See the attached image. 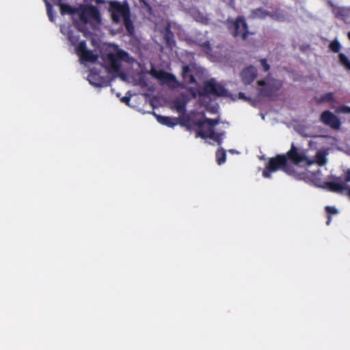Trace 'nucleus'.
Instances as JSON below:
<instances>
[{"mask_svg": "<svg viewBox=\"0 0 350 350\" xmlns=\"http://www.w3.org/2000/svg\"><path fill=\"white\" fill-rule=\"evenodd\" d=\"M327 153L326 151H318L314 160H311L306 155L304 150L291 146L286 156L279 155L271 158L262 172L265 178H269L271 174L278 170H282L285 172L294 175L299 179H304L311 182L317 187L328 189L337 193H347L350 198V172H348L345 176V182L336 178L329 180L321 175V172L318 170L314 172L309 170L313 163L319 165H325L327 163Z\"/></svg>", "mask_w": 350, "mask_h": 350, "instance_id": "obj_1", "label": "nucleus"}, {"mask_svg": "<svg viewBox=\"0 0 350 350\" xmlns=\"http://www.w3.org/2000/svg\"><path fill=\"white\" fill-rule=\"evenodd\" d=\"M183 77L188 84V89L193 96L197 94H207L213 96H228V93L224 87L214 79H206L204 70L196 64L184 66Z\"/></svg>", "mask_w": 350, "mask_h": 350, "instance_id": "obj_2", "label": "nucleus"}, {"mask_svg": "<svg viewBox=\"0 0 350 350\" xmlns=\"http://www.w3.org/2000/svg\"><path fill=\"white\" fill-rule=\"evenodd\" d=\"M57 1L62 14L71 15L74 23L85 36H87L89 33L92 34V31L98 29L101 18L95 7L81 5L77 8H73L67 4L62 3L61 0Z\"/></svg>", "mask_w": 350, "mask_h": 350, "instance_id": "obj_3", "label": "nucleus"}, {"mask_svg": "<svg viewBox=\"0 0 350 350\" xmlns=\"http://www.w3.org/2000/svg\"><path fill=\"white\" fill-rule=\"evenodd\" d=\"M104 67L111 77H120L122 81H129L131 77L127 74L128 66L133 60L128 54L117 46L108 44L105 46L103 55Z\"/></svg>", "mask_w": 350, "mask_h": 350, "instance_id": "obj_4", "label": "nucleus"}, {"mask_svg": "<svg viewBox=\"0 0 350 350\" xmlns=\"http://www.w3.org/2000/svg\"><path fill=\"white\" fill-rule=\"evenodd\" d=\"M190 121L191 126H194L196 131V137L208 140L210 144L221 143L222 134L216 133L213 129L218 122L217 120H211L204 114H198L193 116Z\"/></svg>", "mask_w": 350, "mask_h": 350, "instance_id": "obj_5", "label": "nucleus"}, {"mask_svg": "<svg viewBox=\"0 0 350 350\" xmlns=\"http://www.w3.org/2000/svg\"><path fill=\"white\" fill-rule=\"evenodd\" d=\"M62 33L67 36L68 41L75 47V50L79 57L81 62L88 66L90 64L97 65L96 61L97 60V56L94 54L92 51L87 50L85 42L83 41H79L78 35L75 34L70 27L62 26L61 27Z\"/></svg>", "mask_w": 350, "mask_h": 350, "instance_id": "obj_6", "label": "nucleus"}, {"mask_svg": "<svg viewBox=\"0 0 350 350\" xmlns=\"http://www.w3.org/2000/svg\"><path fill=\"white\" fill-rule=\"evenodd\" d=\"M109 11L114 23L123 22L128 32L130 34L133 33L134 27L129 19V12L127 5L118 2H113L111 3Z\"/></svg>", "mask_w": 350, "mask_h": 350, "instance_id": "obj_7", "label": "nucleus"}, {"mask_svg": "<svg viewBox=\"0 0 350 350\" xmlns=\"http://www.w3.org/2000/svg\"><path fill=\"white\" fill-rule=\"evenodd\" d=\"M229 29L234 36H239L242 39H246L248 35L252 34L247 29V25L242 17H239L234 21H229Z\"/></svg>", "mask_w": 350, "mask_h": 350, "instance_id": "obj_8", "label": "nucleus"}, {"mask_svg": "<svg viewBox=\"0 0 350 350\" xmlns=\"http://www.w3.org/2000/svg\"><path fill=\"white\" fill-rule=\"evenodd\" d=\"M258 85L260 94L269 95L275 90H278L282 86V83L280 81L268 77L265 80L258 81Z\"/></svg>", "mask_w": 350, "mask_h": 350, "instance_id": "obj_9", "label": "nucleus"}, {"mask_svg": "<svg viewBox=\"0 0 350 350\" xmlns=\"http://www.w3.org/2000/svg\"><path fill=\"white\" fill-rule=\"evenodd\" d=\"M88 79L89 82L95 87L107 86L109 83V79L103 76H100L97 72V68L96 67L91 68Z\"/></svg>", "mask_w": 350, "mask_h": 350, "instance_id": "obj_10", "label": "nucleus"}, {"mask_svg": "<svg viewBox=\"0 0 350 350\" xmlns=\"http://www.w3.org/2000/svg\"><path fill=\"white\" fill-rule=\"evenodd\" d=\"M256 77V69L252 66L244 68L240 72L241 79L245 85L250 84Z\"/></svg>", "mask_w": 350, "mask_h": 350, "instance_id": "obj_11", "label": "nucleus"}, {"mask_svg": "<svg viewBox=\"0 0 350 350\" xmlns=\"http://www.w3.org/2000/svg\"><path fill=\"white\" fill-rule=\"evenodd\" d=\"M152 75L162 81L163 83H166L169 84V85L172 86V88H175L177 86L178 83L174 77V76L170 75L168 73H166L163 71H157L155 70H152Z\"/></svg>", "mask_w": 350, "mask_h": 350, "instance_id": "obj_12", "label": "nucleus"}, {"mask_svg": "<svg viewBox=\"0 0 350 350\" xmlns=\"http://www.w3.org/2000/svg\"><path fill=\"white\" fill-rule=\"evenodd\" d=\"M321 121L334 129H338L340 123L338 118L328 111H324L321 116Z\"/></svg>", "mask_w": 350, "mask_h": 350, "instance_id": "obj_13", "label": "nucleus"}, {"mask_svg": "<svg viewBox=\"0 0 350 350\" xmlns=\"http://www.w3.org/2000/svg\"><path fill=\"white\" fill-rule=\"evenodd\" d=\"M156 29L161 33L166 42L171 46L172 35L169 31L168 24L165 21H162L161 24H156Z\"/></svg>", "mask_w": 350, "mask_h": 350, "instance_id": "obj_14", "label": "nucleus"}, {"mask_svg": "<svg viewBox=\"0 0 350 350\" xmlns=\"http://www.w3.org/2000/svg\"><path fill=\"white\" fill-rule=\"evenodd\" d=\"M156 118L159 123L168 126H174L177 124L175 118L161 116H156Z\"/></svg>", "mask_w": 350, "mask_h": 350, "instance_id": "obj_15", "label": "nucleus"}, {"mask_svg": "<svg viewBox=\"0 0 350 350\" xmlns=\"http://www.w3.org/2000/svg\"><path fill=\"white\" fill-rule=\"evenodd\" d=\"M338 61L340 64L343 66L346 70L350 71V57L345 53H339Z\"/></svg>", "mask_w": 350, "mask_h": 350, "instance_id": "obj_16", "label": "nucleus"}, {"mask_svg": "<svg viewBox=\"0 0 350 350\" xmlns=\"http://www.w3.org/2000/svg\"><path fill=\"white\" fill-rule=\"evenodd\" d=\"M300 134L306 137H319L321 135L313 131L312 127H306L299 131Z\"/></svg>", "mask_w": 350, "mask_h": 350, "instance_id": "obj_17", "label": "nucleus"}, {"mask_svg": "<svg viewBox=\"0 0 350 350\" xmlns=\"http://www.w3.org/2000/svg\"><path fill=\"white\" fill-rule=\"evenodd\" d=\"M226 152L223 149H219L216 152L217 162L219 165H221L226 161Z\"/></svg>", "mask_w": 350, "mask_h": 350, "instance_id": "obj_18", "label": "nucleus"}, {"mask_svg": "<svg viewBox=\"0 0 350 350\" xmlns=\"http://www.w3.org/2000/svg\"><path fill=\"white\" fill-rule=\"evenodd\" d=\"M268 15H269L268 12H267L266 11L261 10V9L256 10L253 11L252 13V18H264L267 17Z\"/></svg>", "mask_w": 350, "mask_h": 350, "instance_id": "obj_19", "label": "nucleus"}, {"mask_svg": "<svg viewBox=\"0 0 350 350\" xmlns=\"http://www.w3.org/2000/svg\"><path fill=\"white\" fill-rule=\"evenodd\" d=\"M334 94L332 92H328V93H326L324 95H323L320 98H319V102L320 103H329V102H334Z\"/></svg>", "mask_w": 350, "mask_h": 350, "instance_id": "obj_20", "label": "nucleus"}, {"mask_svg": "<svg viewBox=\"0 0 350 350\" xmlns=\"http://www.w3.org/2000/svg\"><path fill=\"white\" fill-rule=\"evenodd\" d=\"M329 46L330 50L335 53L339 52L341 49V44L338 40L332 41Z\"/></svg>", "mask_w": 350, "mask_h": 350, "instance_id": "obj_21", "label": "nucleus"}, {"mask_svg": "<svg viewBox=\"0 0 350 350\" xmlns=\"http://www.w3.org/2000/svg\"><path fill=\"white\" fill-rule=\"evenodd\" d=\"M44 1L45 2L46 6L47 8V12H48V15H49V16L50 18V20L51 21H54V17H53V15L52 14L51 5H50V3L48 1V0H44Z\"/></svg>", "mask_w": 350, "mask_h": 350, "instance_id": "obj_22", "label": "nucleus"}, {"mask_svg": "<svg viewBox=\"0 0 350 350\" xmlns=\"http://www.w3.org/2000/svg\"><path fill=\"white\" fill-rule=\"evenodd\" d=\"M336 111L338 113H350V107L347 106H342L340 108L336 109Z\"/></svg>", "mask_w": 350, "mask_h": 350, "instance_id": "obj_23", "label": "nucleus"}, {"mask_svg": "<svg viewBox=\"0 0 350 350\" xmlns=\"http://www.w3.org/2000/svg\"><path fill=\"white\" fill-rule=\"evenodd\" d=\"M260 66H262L264 71H268L269 69V65L267 62V61L264 59H260Z\"/></svg>", "mask_w": 350, "mask_h": 350, "instance_id": "obj_24", "label": "nucleus"}, {"mask_svg": "<svg viewBox=\"0 0 350 350\" xmlns=\"http://www.w3.org/2000/svg\"><path fill=\"white\" fill-rule=\"evenodd\" d=\"M326 211L329 215L331 214H336L338 213L337 210L335 207L333 206H327L326 207Z\"/></svg>", "mask_w": 350, "mask_h": 350, "instance_id": "obj_25", "label": "nucleus"}, {"mask_svg": "<svg viewBox=\"0 0 350 350\" xmlns=\"http://www.w3.org/2000/svg\"><path fill=\"white\" fill-rule=\"evenodd\" d=\"M195 18L198 21H200L202 23L205 22V18H204L202 16H200V15L195 16Z\"/></svg>", "mask_w": 350, "mask_h": 350, "instance_id": "obj_26", "label": "nucleus"}, {"mask_svg": "<svg viewBox=\"0 0 350 350\" xmlns=\"http://www.w3.org/2000/svg\"><path fill=\"white\" fill-rule=\"evenodd\" d=\"M237 99H242L246 100L247 98L244 96L243 93H239Z\"/></svg>", "mask_w": 350, "mask_h": 350, "instance_id": "obj_27", "label": "nucleus"}, {"mask_svg": "<svg viewBox=\"0 0 350 350\" xmlns=\"http://www.w3.org/2000/svg\"><path fill=\"white\" fill-rule=\"evenodd\" d=\"M122 101L124 102V103H126V104H129V98L124 96L123 98H122Z\"/></svg>", "mask_w": 350, "mask_h": 350, "instance_id": "obj_28", "label": "nucleus"}, {"mask_svg": "<svg viewBox=\"0 0 350 350\" xmlns=\"http://www.w3.org/2000/svg\"><path fill=\"white\" fill-rule=\"evenodd\" d=\"M177 110L178 111H184V107L183 106H179L177 107Z\"/></svg>", "mask_w": 350, "mask_h": 350, "instance_id": "obj_29", "label": "nucleus"}, {"mask_svg": "<svg viewBox=\"0 0 350 350\" xmlns=\"http://www.w3.org/2000/svg\"><path fill=\"white\" fill-rule=\"evenodd\" d=\"M330 223V218H328V221H327V224H329Z\"/></svg>", "mask_w": 350, "mask_h": 350, "instance_id": "obj_30", "label": "nucleus"}, {"mask_svg": "<svg viewBox=\"0 0 350 350\" xmlns=\"http://www.w3.org/2000/svg\"><path fill=\"white\" fill-rule=\"evenodd\" d=\"M347 36H348L349 39L350 40V31L348 33Z\"/></svg>", "mask_w": 350, "mask_h": 350, "instance_id": "obj_31", "label": "nucleus"}, {"mask_svg": "<svg viewBox=\"0 0 350 350\" xmlns=\"http://www.w3.org/2000/svg\"><path fill=\"white\" fill-rule=\"evenodd\" d=\"M230 152H232V153H234V150H230Z\"/></svg>", "mask_w": 350, "mask_h": 350, "instance_id": "obj_32", "label": "nucleus"}]
</instances>
